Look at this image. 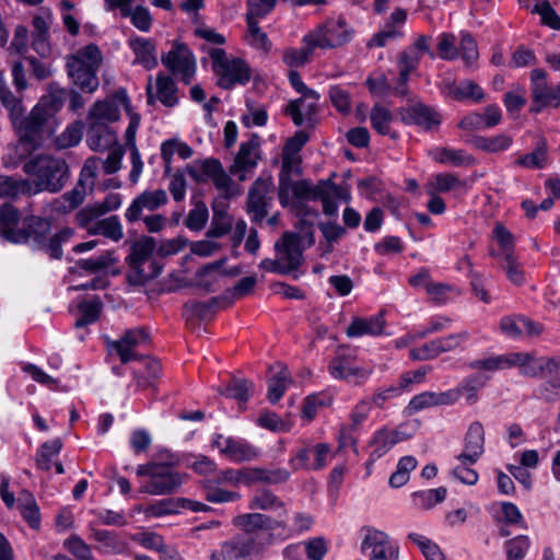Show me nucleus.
Listing matches in <instances>:
<instances>
[{
  "instance_id": "obj_61",
  "label": "nucleus",
  "mask_w": 560,
  "mask_h": 560,
  "mask_svg": "<svg viewBox=\"0 0 560 560\" xmlns=\"http://www.w3.org/2000/svg\"><path fill=\"white\" fill-rule=\"evenodd\" d=\"M258 425L273 432L289 431L291 428L290 419L283 420L277 413L271 411H264L257 419Z\"/></svg>"
},
{
  "instance_id": "obj_14",
  "label": "nucleus",
  "mask_w": 560,
  "mask_h": 560,
  "mask_svg": "<svg viewBox=\"0 0 560 560\" xmlns=\"http://www.w3.org/2000/svg\"><path fill=\"white\" fill-rule=\"evenodd\" d=\"M459 397L460 389H448L441 393L423 392L411 398L408 406L406 407V412L408 416H411L425 408L453 405L459 399Z\"/></svg>"
},
{
  "instance_id": "obj_58",
  "label": "nucleus",
  "mask_w": 560,
  "mask_h": 560,
  "mask_svg": "<svg viewBox=\"0 0 560 560\" xmlns=\"http://www.w3.org/2000/svg\"><path fill=\"white\" fill-rule=\"evenodd\" d=\"M256 283V276L244 277L234 287L226 290L222 298H228L232 305L236 300L249 295L254 291Z\"/></svg>"
},
{
  "instance_id": "obj_51",
  "label": "nucleus",
  "mask_w": 560,
  "mask_h": 560,
  "mask_svg": "<svg viewBox=\"0 0 560 560\" xmlns=\"http://www.w3.org/2000/svg\"><path fill=\"white\" fill-rule=\"evenodd\" d=\"M472 143L480 150L495 153L506 150L512 144V138L506 135H498L491 138L476 137Z\"/></svg>"
},
{
  "instance_id": "obj_17",
  "label": "nucleus",
  "mask_w": 560,
  "mask_h": 560,
  "mask_svg": "<svg viewBox=\"0 0 560 560\" xmlns=\"http://www.w3.org/2000/svg\"><path fill=\"white\" fill-rule=\"evenodd\" d=\"M167 201V195L165 190L158 189L154 191H144L138 196L126 210L125 217L129 222L138 221L142 212L154 211Z\"/></svg>"
},
{
  "instance_id": "obj_57",
  "label": "nucleus",
  "mask_w": 560,
  "mask_h": 560,
  "mask_svg": "<svg viewBox=\"0 0 560 560\" xmlns=\"http://www.w3.org/2000/svg\"><path fill=\"white\" fill-rule=\"evenodd\" d=\"M408 538L417 544L425 560H444L445 557L440 547L429 538L415 533L409 534Z\"/></svg>"
},
{
  "instance_id": "obj_32",
  "label": "nucleus",
  "mask_w": 560,
  "mask_h": 560,
  "mask_svg": "<svg viewBox=\"0 0 560 560\" xmlns=\"http://www.w3.org/2000/svg\"><path fill=\"white\" fill-rule=\"evenodd\" d=\"M223 454L236 463L249 462L258 457V452L255 447L232 438L224 440Z\"/></svg>"
},
{
  "instance_id": "obj_27",
  "label": "nucleus",
  "mask_w": 560,
  "mask_h": 560,
  "mask_svg": "<svg viewBox=\"0 0 560 560\" xmlns=\"http://www.w3.org/2000/svg\"><path fill=\"white\" fill-rule=\"evenodd\" d=\"M219 85L231 89L235 83L245 84L250 79L249 67L238 58L230 60L219 74Z\"/></svg>"
},
{
  "instance_id": "obj_29",
  "label": "nucleus",
  "mask_w": 560,
  "mask_h": 560,
  "mask_svg": "<svg viewBox=\"0 0 560 560\" xmlns=\"http://www.w3.org/2000/svg\"><path fill=\"white\" fill-rule=\"evenodd\" d=\"M155 241L150 236H143L130 245V253L126 258L128 265L158 264L152 260Z\"/></svg>"
},
{
  "instance_id": "obj_53",
  "label": "nucleus",
  "mask_w": 560,
  "mask_h": 560,
  "mask_svg": "<svg viewBox=\"0 0 560 560\" xmlns=\"http://www.w3.org/2000/svg\"><path fill=\"white\" fill-rule=\"evenodd\" d=\"M232 229V219L224 209H219L213 206V218L211 228L208 231V236L221 237L228 234Z\"/></svg>"
},
{
  "instance_id": "obj_9",
  "label": "nucleus",
  "mask_w": 560,
  "mask_h": 560,
  "mask_svg": "<svg viewBox=\"0 0 560 560\" xmlns=\"http://www.w3.org/2000/svg\"><path fill=\"white\" fill-rule=\"evenodd\" d=\"M302 237L294 232H284L275 243L277 258L283 265L285 272H295L303 264Z\"/></svg>"
},
{
  "instance_id": "obj_11",
  "label": "nucleus",
  "mask_w": 560,
  "mask_h": 560,
  "mask_svg": "<svg viewBox=\"0 0 560 560\" xmlns=\"http://www.w3.org/2000/svg\"><path fill=\"white\" fill-rule=\"evenodd\" d=\"M184 476L168 466L159 464L152 476L140 489L151 495H165L175 492L183 483Z\"/></svg>"
},
{
  "instance_id": "obj_20",
  "label": "nucleus",
  "mask_w": 560,
  "mask_h": 560,
  "mask_svg": "<svg viewBox=\"0 0 560 560\" xmlns=\"http://www.w3.org/2000/svg\"><path fill=\"white\" fill-rule=\"evenodd\" d=\"M518 368L525 377H540L545 374V357L535 352H510L509 369Z\"/></svg>"
},
{
  "instance_id": "obj_19",
  "label": "nucleus",
  "mask_w": 560,
  "mask_h": 560,
  "mask_svg": "<svg viewBox=\"0 0 560 560\" xmlns=\"http://www.w3.org/2000/svg\"><path fill=\"white\" fill-rule=\"evenodd\" d=\"M233 524L241 530L245 532V536L259 530H273L279 527H284V522L271 518L261 513H247L237 515L233 518Z\"/></svg>"
},
{
  "instance_id": "obj_62",
  "label": "nucleus",
  "mask_w": 560,
  "mask_h": 560,
  "mask_svg": "<svg viewBox=\"0 0 560 560\" xmlns=\"http://www.w3.org/2000/svg\"><path fill=\"white\" fill-rule=\"evenodd\" d=\"M257 482H264L268 485H281L289 480L291 474L285 468H259L256 467Z\"/></svg>"
},
{
  "instance_id": "obj_55",
  "label": "nucleus",
  "mask_w": 560,
  "mask_h": 560,
  "mask_svg": "<svg viewBox=\"0 0 560 560\" xmlns=\"http://www.w3.org/2000/svg\"><path fill=\"white\" fill-rule=\"evenodd\" d=\"M304 42L306 46L301 49H288L284 51L283 60L290 67H300L305 65L313 50L316 48V45H313L310 40V35L304 37Z\"/></svg>"
},
{
  "instance_id": "obj_12",
  "label": "nucleus",
  "mask_w": 560,
  "mask_h": 560,
  "mask_svg": "<svg viewBox=\"0 0 560 560\" xmlns=\"http://www.w3.org/2000/svg\"><path fill=\"white\" fill-rule=\"evenodd\" d=\"M350 30L343 20H330L325 25L308 34L313 45L319 48H335L343 45L350 38Z\"/></svg>"
},
{
  "instance_id": "obj_5",
  "label": "nucleus",
  "mask_w": 560,
  "mask_h": 560,
  "mask_svg": "<svg viewBox=\"0 0 560 560\" xmlns=\"http://www.w3.org/2000/svg\"><path fill=\"white\" fill-rule=\"evenodd\" d=\"M273 183L270 176L258 177L247 194V212L252 221L260 223L272 201Z\"/></svg>"
},
{
  "instance_id": "obj_36",
  "label": "nucleus",
  "mask_w": 560,
  "mask_h": 560,
  "mask_svg": "<svg viewBox=\"0 0 560 560\" xmlns=\"http://www.w3.org/2000/svg\"><path fill=\"white\" fill-rule=\"evenodd\" d=\"M398 442V434L394 431H388L386 429L380 430L374 435L371 441V446H373V451L370 456V460L366 464L368 469L372 463L382 457L387 451H389L396 443Z\"/></svg>"
},
{
  "instance_id": "obj_4",
  "label": "nucleus",
  "mask_w": 560,
  "mask_h": 560,
  "mask_svg": "<svg viewBox=\"0 0 560 560\" xmlns=\"http://www.w3.org/2000/svg\"><path fill=\"white\" fill-rule=\"evenodd\" d=\"M16 135L35 145L42 148L56 130V120L51 108L47 107L44 100L37 104L31 113L18 120L13 117Z\"/></svg>"
},
{
  "instance_id": "obj_16",
  "label": "nucleus",
  "mask_w": 560,
  "mask_h": 560,
  "mask_svg": "<svg viewBox=\"0 0 560 560\" xmlns=\"http://www.w3.org/2000/svg\"><path fill=\"white\" fill-rule=\"evenodd\" d=\"M398 113L404 122L420 126L425 130H431L441 122L440 114L422 103L400 108Z\"/></svg>"
},
{
  "instance_id": "obj_40",
  "label": "nucleus",
  "mask_w": 560,
  "mask_h": 560,
  "mask_svg": "<svg viewBox=\"0 0 560 560\" xmlns=\"http://www.w3.org/2000/svg\"><path fill=\"white\" fill-rule=\"evenodd\" d=\"M299 93L302 94V97L291 101L284 109V113L292 118V121L295 126H301L304 124L302 104H304L306 101L317 102L320 97L318 92L307 86L306 90H301Z\"/></svg>"
},
{
  "instance_id": "obj_23",
  "label": "nucleus",
  "mask_w": 560,
  "mask_h": 560,
  "mask_svg": "<svg viewBox=\"0 0 560 560\" xmlns=\"http://www.w3.org/2000/svg\"><path fill=\"white\" fill-rule=\"evenodd\" d=\"M86 143L93 151H104L116 143V133L106 122L88 120Z\"/></svg>"
},
{
  "instance_id": "obj_35",
  "label": "nucleus",
  "mask_w": 560,
  "mask_h": 560,
  "mask_svg": "<svg viewBox=\"0 0 560 560\" xmlns=\"http://www.w3.org/2000/svg\"><path fill=\"white\" fill-rule=\"evenodd\" d=\"M90 235H103L114 242L124 237L122 225L117 215L100 219L90 229Z\"/></svg>"
},
{
  "instance_id": "obj_28",
  "label": "nucleus",
  "mask_w": 560,
  "mask_h": 560,
  "mask_svg": "<svg viewBox=\"0 0 560 560\" xmlns=\"http://www.w3.org/2000/svg\"><path fill=\"white\" fill-rule=\"evenodd\" d=\"M329 372L335 378H353L355 384H360L361 381L366 380L372 374L371 369L354 366L343 357H337L330 362Z\"/></svg>"
},
{
  "instance_id": "obj_52",
  "label": "nucleus",
  "mask_w": 560,
  "mask_h": 560,
  "mask_svg": "<svg viewBox=\"0 0 560 560\" xmlns=\"http://www.w3.org/2000/svg\"><path fill=\"white\" fill-rule=\"evenodd\" d=\"M494 237L499 243L500 253L490 252L493 257H504L505 255H514V236L501 223H497L493 230Z\"/></svg>"
},
{
  "instance_id": "obj_63",
  "label": "nucleus",
  "mask_w": 560,
  "mask_h": 560,
  "mask_svg": "<svg viewBox=\"0 0 560 560\" xmlns=\"http://www.w3.org/2000/svg\"><path fill=\"white\" fill-rule=\"evenodd\" d=\"M130 538L144 548L166 552V545L164 544L163 537L156 533L139 532L131 535Z\"/></svg>"
},
{
  "instance_id": "obj_34",
  "label": "nucleus",
  "mask_w": 560,
  "mask_h": 560,
  "mask_svg": "<svg viewBox=\"0 0 560 560\" xmlns=\"http://www.w3.org/2000/svg\"><path fill=\"white\" fill-rule=\"evenodd\" d=\"M128 267L129 270L126 275V279L130 285L135 287L144 285L161 272V266L159 264H137L128 265Z\"/></svg>"
},
{
  "instance_id": "obj_25",
  "label": "nucleus",
  "mask_w": 560,
  "mask_h": 560,
  "mask_svg": "<svg viewBox=\"0 0 560 560\" xmlns=\"http://www.w3.org/2000/svg\"><path fill=\"white\" fill-rule=\"evenodd\" d=\"M140 125V115L131 114V121H129L128 128L125 133L126 147L130 150L131 165L129 178L135 184L138 182L142 172L143 163L139 150L136 145V133Z\"/></svg>"
},
{
  "instance_id": "obj_49",
  "label": "nucleus",
  "mask_w": 560,
  "mask_h": 560,
  "mask_svg": "<svg viewBox=\"0 0 560 560\" xmlns=\"http://www.w3.org/2000/svg\"><path fill=\"white\" fill-rule=\"evenodd\" d=\"M180 505L182 503L179 501V498H167L148 505L144 509V514L148 517H161L165 515L176 514L179 512Z\"/></svg>"
},
{
  "instance_id": "obj_30",
  "label": "nucleus",
  "mask_w": 560,
  "mask_h": 560,
  "mask_svg": "<svg viewBox=\"0 0 560 560\" xmlns=\"http://www.w3.org/2000/svg\"><path fill=\"white\" fill-rule=\"evenodd\" d=\"M129 45L136 55V61L145 69H152L158 65L153 42L142 37H135L129 39Z\"/></svg>"
},
{
  "instance_id": "obj_46",
  "label": "nucleus",
  "mask_w": 560,
  "mask_h": 560,
  "mask_svg": "<svg viewBox=\"0 0 560 560\" xmlns=\"http://www.w3.org/2000/svg\"><path fill=\"white\" fill-rule=\"evenodd\" d=\"M515 163L527 168H542L547 163L546 140L540 139L533 152L520 156Z\"/></svg>"
},
{
  "instance_id": "obj_43",
  "label": "nucleus",
  "mask_w": 560,
  "mask_h": 560,
  "mask_svg": "<svg viewBox=\"0 0 560 560\" xmlns=\"http://www.w3.org/2000/svg\"><path fill=\"white\" fill-rule=\"evenodd\" d=\"M249 508L267 511L283 510L285 512L284 502L268 489L257 491L249 503Z\"/></svg>"
},
{
  "instance_id": "obj_48",
  "label": "nucleus",
  "mask_w": 560,
  "mask_h": 560,
  "mask_svg": "<svg viewBox=\"0 0 560 560\" xmlns=\"http://www.w3.org/2000/svg\"><path fill=\"white\" fill-rule=\"evenodd\" d=\"M73 235V230L70 228H65L58 233L54 234L51 237H45V245L43 247H38L37 249H43L51 258L60 259L62 257V248L61 245L63 242H67Z\"/></svg>"
},
{
  "instance_id": "obj_42",
  "label": "nucleus",
  "mask_w": 560,
  "mask_h": 560,
  "mask_svg": "<svg viewBox=\"0 0 560 560\" xmlns=\"http://www.w3.org/2000/svg\"><path fill=\"white\" fill-rule=\"evenodd\" d=\"M371 125L380 135H390L395 138L396 133H390V124L394 119L392 112L381 104H375L370 113Z\"/></svg>"
},
{
  "instance_id": "obj_3",
  "label": "nucleus",
  "mask_w": 560,
  "mask_h": 560,
  "mask_svg": "<svg viewBox=\"0 0 560 560\" xmlns=\"http://www.w3.org/2000/svg\"><path fill=\"white\" fill-rule=\"evenodd\" d=\"M102 54L94 44H89L67 58L68 74L81 90L93 93L98 88L97 71Z\"/></svg>"
},
{
  "instance_id": "obj_38",
  "label": "nucleus",
  "mask_w": 560,
  "mask_h": 560,
  "mask_svg": "<svg viewBox=\"0 0 560 560\" xmlns=\"http://www.w3.org/2000/svg\"><path fill=\"white\" fill-rule=\"evenodd\" d=\"M78 308L81 316L75 320L74 327L83 328L98 319L103 303L98 296H94L91 300L82 301Z\"/></svg>"
},
{
  "instance_id": "obj_54",
  "label": "nucleus",
  "mask_w": 560,
  "mask_h": 560,
  "mask_svg": "<svg viewBox=\"0 0 560 560\" xmlns=\"http://www.w3.org/2000/svg\"><path fill=\"white\" fill-rule=\"evenodd\" d=\"M253 384L247 380L234 378L224 389H219L222 395L234 398L241 402L248 400Z\"/></svg>"
},
{
  "instance_id": "obj_26",
  "label": "nucleus",
  "mask_w": 560,
  "mask_h": 560,
  "mask_svg": "<svg viewBox=\"0 0 560 560\" xmlns=\"http://www.w3.org/2000/svg\"><path fill=\"white\" fill-rule=\"evenodd\" d=\"M385 324L383 313H378L369 318L354 317L348 326L346 334L350 338L363 335L378 336L383 334Z\"/></svg>"
},
{
  "instance_id": "obj_24",
  "label": "nucleus",
  "mask_w": 560,
  "mask_h": 560,
  "mask_svg": "<svg viewBox=\"0 0 560 560\" xmlns=\"http://www.w3.org/2000/svg\"><path fill=\"white\" fill-rule=\"evenodd\" d=\"M231 306L228 298L214 296L206 302L189 301L185 303L184 311L187 318L196 317L201 320L210 319L219 308Z\"/></svg>"
},
{
  "instance_id": "obj_13",
  "label": "nucleus",
  "mask_w": 560,
  "mask_h": 560,
  "mask_svg": "<svg viewBox=\"0 0 560 560\" xmlns=\"http://www.w3.org/2000/svg\"><path fill=\"white\" fill-rule=\"evenodd\" d=\"M161 60L173 74H179L185 83H189L196 65L195 58L186 45L175 43L173 49L162 56Z\"/></svg>"
},
{
  "instance_id": "obj_6",
  "label": "nucleus",
  "mask_w": 560,
  "mask_h": 560,
  "mask_svg": "<svg viewBox=\"0 0 560 560\" xmlns=\"http://www.w3.org/2000/svg\"><path fill=\"white\" fill-rule=\"evenodd\" d=\"M120 106L125 108L131 118V114L135 113L131 110L127 92L122 89L116 91L105 100L95 102L89 110L88 120H98L106 124L115 122L119 119Z\"/></svg>"
},
{
  "instance_id": "obj_64",
  "label": "nucleus",
  "mask_w": 560,
  "mask_h": 560,
  "mask_svg": "<svg viewBox=\"0 0 560 560\" xmlns=\"http://www.w3.org/2000/svg\"><path fill=\"white\" fill-rule=\"evenodd\" d=\"M102 159L96 156H90L85 160L83 167L81 168L79 180L83 185H88L89 190L92 191L95 185V178L100 170Z\"/></svg>"
},
{
  "instance_id": "obj_1",
  "label": "nucleus",
  "mask_w": 560,
  "mask_h": 560,
  "mask_svg": "<svg viewBox=\"0 0 560 560\" xmlns=\"http://www.w3.org/2000/svg\"><path fill=\"white\" fill-rule=\"evenodd\" d=\"M21 213L10 203L0 208V237L12 244H30L34 249L45 245L50 223L37 215L25 217L20 225Z\"/></svg>"
},
{
  "instance_id": "obj_18",
  "label": "nucleus",
  "mask_w": 560,
  "mask_h": 560,
  "mask_svg": "<svg viewBox=\"0 0 560 560\" xmlns=\"http://www.w3.org/2000/svg\"><path fill=\"white\" fill-rule=\"evenodd\" d=\"M255 548L252 536H236L224 542L221 550L211 555V560H241L249 557Z\"/></svg>"
},
{
  "instance_id": "obj_44",
  "label": "nucleus",
  "mask_w": 560,
  "mask_h": 560,
  "mask_svg": "<svg viewBox=\"0 0 560 560\" xmlns=\"http://www.w3.org/2000/svg\"><path fill=\"white\" fill-rule=\"evenodd\" d=\"M156 97L165 106L172 107L177 104V88L174 81L166 75L159 74L155 80Z\"/></svg>"
},
{
  "instance_id": "obj_15",
  "label": "nucleus",
  "mask_w": 560,
  "mask_h": 560,
  "mask_svg": "<svg viewBox=\"0 0 560 560\" xmlns=\"http://www.w3.org/2000/svg\"><path fill=\"white\" fill-rule=\"evenodd\" d=\"M485 451V429L481 422H472L464 439V450L456 457L458 462L475 464Z\"/></svg>"
},
{
  "instance_id": "obj_50",
  "label": "nucleus",
  "mask_w": 560,
  "mask_h": 560,
  "mask_svg": "<svg viewBox=\"0 0 560 560\" xmlns=\"http://www.w3.org/2000/svg\"><path fill=\"white\" fill-rule=\"evenodd\" d=\"M208 218L209 211L206 203L201 200H196L184 224L191 231H201L206 226Z\"/></svg>"
},
{
  "instance_id": "obj_59",
  "label": "nucleus",
  "mask_w": 560,
  "mask_h": 560,
  "mask_svg": "<svg viewBox=\"0 0 560 560\" xmlns=\"http://www.w3.org/2000/svg\"><path fill=\"white\" fill-rule=\"evenodd\" d=\"M446 488L440 487L428 491H419L413 493L417 504L424 510L433 508L436 503L444 501L446 497Z\"/></svg>"
},
{
  "instance_id": "obj_2",
  "label": "nucleus",
  "mask_w": 560,
  "mask_h": 560,
  "mask_svg": "<svg viewBox=\"0 0 560 560\" xmlns=\"http://www.w3.org/2000/svg\"><path fill=\"white\" fill-rule=\"evenodd\" d=\"M23 171L36 178L39 190L60 191L69 182L71 172L66 159L52 154H37L23 164Z\"/></svg>"
},
{
  "instance_id": "obj_39",
  "label": "nucleus",
  "mask_w": 560,
  "mask_h": 560,
  "mask_svg": "<svg viewBox=\"0 0 560 560\" xmlns=\"http://www.w3.org/2000/svg\"><path fill=\"white\" fill-rule=\"evenodd\" d=\"M433 158L439 163L451 164L453 166H471L476 163L475 158L467 154L464 150H453L448 148L438 149Z\"/></svg>"
},
{
  "instance_id": "obj_21",
  "label": "nucleus",
  "mask_w": 560,
  "mask_h": 560,
  "mask_svg": "<svg viewBox=\"0 0 560 560\" xmlns=\"http://www.w3.org/2000/svg\"><path fill=\"white\" fill-rule=\"evenodd\" d=\"M442 92L455 101L471 100L474 102H480L485 97L482 89L471 80H465L460 83H456L452 80H445L441 86Z\"/></svg>"
},
{
  "instance_id": "obj_33",
  "label": "nucleus",
  "mask_w": 560,
  "mask_h": 560,
  "mask_svg": "<svg viewBox=\"0 0 560 560\" xmlns=\"http://www.w3.org/2000/svg\"><path fill=\"white\" fill-rule=\"evenodd\" d=\"M256 467H245L242 469H226L217 476V483L240 486L253 485L257 482Z\"/></svg>"
},
{
  "instance_id": "obj_31",
  "label": "nucleus",
  "mask_w": 560,
  "mask_h": 560,
  "mask_svg": "<svg viewBox=\"0 0 560 560\" xmlns=\"http://www.w3.org/2000/svg\"><path fill=\"white\" fill-rule=\"evenodd\" d=\"M92 538L100 544L96 548L104 553H124L128 548L127 542L113 532L92 529Z\"/></svg>"
},
{
  "instance_id": "obj_8",
  "label": "nucleus",
  "mask_w": 560,
  "mask_h": 560,
  "mask_svg": "<svg viewBox=\"0 0 560 560\" xmlns=\"http://www.w3.org/2000/svg\"><path fill=\"white\" fill-rule=\"evenodd\" d=\"M530 89L533 97L532 112H540L544 107H558L560 105V83L550 86L547 83V72L536 68L530 72Z\"/></svg>"
},
{
  "instance_id": "obj_37",
  "label": "nucleus",
  "mask_w": 560,
  "mask_h": 560,
  "mask_svg": "<svg viewBox=\"0 0 560 560\" xmlns=\"http://www.w3.org/2000/svg\"><path fill=\"white\" fill-rule=\"evenodd\" d=\"M40 149L27 139L18 136L15 143L8 145L7 161L12 165H16L21 162H27L32 159V154Z\"/></svg>"
},
{
  "instance_id": "obj_22",
  "label": "nucleus",
  "mask_w": 560,
  "mask_h": 560,
  "mask_svg": "<svg viewBox=\"0 0 560 560\" xmlns=\"http://www.w3.org/2000/svg\"><path fill=\"white\" fill-rule=\"evenodd\" d=\"M257 148L258 142L255 139L241 144L234 163L230 167V173L237 176L238 180L244 182L246 179L245 172L256 166L258 160Z\"/></svg>"
},
{
  "instance_id": "obj_7",
  "label": "nucleus",
  "mask_w": 560,
  "mask_h": 560,
  "mask_svg": "<svg viewBox=\"0 0 560 560\" xmlns=\"http://www.w3.org/2000/svg\"><path fill=\"white\" fill-rule=\"evenodd\" d=\"M360 550L368 560H398L399 556V549L392 544L389 536L375 528L366 529Z\"/></svg>"
},
{
  "instance_id": "obj_47",
  "label": "nucleus",
  "mask_w": 560,
  "mask_h": 560,
  "mask_svg": "<svg viewBox=\"0 0 560 560\" xmlns=\"http://www.w3.org/2000/svg\"><path fill=\"white\" fill-rule=\"evenodd\" d=\"M83 124L74 121L70 124L62 133L56 137L54 143L56 149L63 150L77 145L82 139Z\"/></svg>"
},
{
  "instance_id": "obj_60",
  "label": "nucleus",
  "mask_w": 560,
  "mask_h": 560,
  "mask_svg": "<svg viewBox=\"0 0 560 560\" xmlns=\"http://www.w3.org/2000/svg\"><path fill=\"white\" fill-rule=\"evenodd\" d=\"M530 547L527 536H517L505 542L506 560H523Z\"/></svg>"
},
{
  "instance_id": "obj_45",
  "label": "nucleus",
  "mask_w": 560,
  "mask_h": 560,
  "mask_svg": "<svg viewBox=\"0 0 560 560\" xmlns=\"http://www.w3.org/2000/svg\"><path fill=\"white\" fill-rule=\"evenodd\" d=\"M467 184L452 173H439L429 183L428 187L436 192H448L451 190L466 188Z\"/></svg>"
},
{
  "instance_id": "obj_10",
  "label": "nucleus",
  "mask_w": 560,
  "mask_h": 560,
  "mask_svg": "<svg viewBox=\"0 0 560 560\" xmlns=\"http://www.w3.org/2000/svg\"><path fill=\"white\" fill-rule=\"evenodd\" d=\"M150 342V335L147 328L138 327L125 331V334L114 341H108L107 347L109 351H115L122 363H128L131 360H138L139 355L136 349L148 345Z\"/></svg>"
},
{
  "instance_id": "obj_56",
  "label": "nucleus",
  "mask_w": 560,
  "mask_h": 560,
  "mask_svg": "<svg viewBox=\"0 0 560 560\" xmlns=\"http://www.w3.org/2000/svg\"><path fill=\"white\" fill-rule=\"evenodd\" d=\"M500 258L502 260L501 267L504 269L509 280L515 285H522L525 281V276L516 254L505 255Z\"/></svg>"
},
{
  "instance_id": "obj_41",
  "label": "nucleus",
  "mask_w": 560,
  "mask_h": 560,
  "mask_svg": "<svg viewBox=\"0 0 560 560\" xmlns=\"http://www.w3.org/2000/svg\"><path fill=\"white\" fill-rule=\"evenodd\" d=\"M292 383L290 372L287 368H281L269 381H268V394L267 397L271 404L278 402L287 390L288 386Z\"/></svg>"
}]
</instances>
